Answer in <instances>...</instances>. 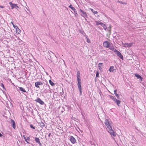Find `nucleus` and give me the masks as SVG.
<instances>
[{
	"label": "nucleus",
	"instance_id": "f257e3e1",
	"mask_svg": "<svg viewBox=\"0 0 146 146\" xmlns=\"http://www.w3.org/2000/svg\"><path fill=\"white\" fill-rule=\"evenodd\" d=\"M105 123L106 125L107 126L108 129V131L110 133L111 135H112L113 137H115L116 136V133L112 129L110 123L109 121L107 119H106L105 120Z\"/></svg>",
	"mask_w": 146,
	"mask_h": 146
},
{
	"label": "nucleus",
	"instance_id": "f03ea898",
	"mask_svg": "<svg viewBox=\"0 0 146 146\" xmlns=\"http://www.w3.org/2000/svg\"><path fill=\"white\" fill-rule=\"evenodd\" d=\"M109 96L110 98L114 101L117 104V105L119 106V104H121V101L117 99L116 98L112 96Z\"/></svg>",
	"mask_w": 146,
	"mask_h": 146
},
{
	"label": "nucleus",
	"instance_id": "7ed1b4c3",
	"mask_svg": "<svg viewBox=\"0 0 146 146\" xmlns=\"http://www.w3.org/2000/svg\"><path fill=\"white\" fill-rule=\"evenodd\" d=\"M77 82L78 86L80 91V95L81 96L82 95V87L81 85V81H77Z\"/></svg>",
	"mask_w": 146,
	"mask_h": 146
},
{
	"label": "nucleus",
	"instance_id": "20e7f679",
	"mask_svg": "<svg viewBox=\"0 0 146 146\" xmlns=\"http://www.w3.org/2000/svg\"><path fill=\"white\" fill-rule=\"evenodd\" d=\"M114 52L117 54L118 56L122 60L123 59V55L121 54V53L119 51L116 49L114 50Z\"/></svg>",
	"mask_w": 146,
	"mask_h": 146
},
{
	"label": "nucleus",
	"instance_id": "39448f33",
	"mask_svg": "<svg viewBox=\"0 0 146 146\" xmlns=\"http://www.w3.org/2000/svg\"><path fill=\"white\" fill-rule=\"evenodd\" d=\"M80 12L81 13L80 14L81 15L82 17H87V15L86 14V13L83 11L81 9H80Z\"/></svg>",
	"mask_w": 146,
	"mask_h": 146
},
{
	"label": "nucleus",
	"instance_id": "423d86ee",
	"mask_svg": "<svg viewBox=\"0 0 146 146\" xmlns=\"http://www.w3.org/2000/svg\"><path fill=\"white\" fill-rule=\"evenodd\" d=\"M35 101L39 103L41 105H42L44 104V102L43 101H42L41 99L38 98L37 99L35 100Z\"/></svg>",
	"mask_w": 146,
	"mask_h": 146
},
{
	"label": "nucleus",
	"instance_id": "0eeeda50",
	"mask_svg": "<svg viewBox=\"0 0 146 146\" xmlns=\"http://www.w3.org/2000/svg\"><path fill=\"white\" fill-rule=\"evenodd\" d=\"M70 139L71 142L73 144H74L76 142V140L72 136H70Z\"/></svg>",
	"mask_w": 146,
	"mask_h": 146
},
{
	"label": "nucleus",
	"instance_id": "6e6552de",
	"mask_svg": "<svg viewBox=\"0 0 146 146\" xmlns=\"http://www.w3.org/2000/svg\"><path fill=\"white\" fill-rule=\"evenodd\" d=\"M123 44V45L124 47H129L132 46V43H122Z\"/></svg>",
	"mask_w": 146,
	"mask_h": 146
},
{
	"label": "nucleus",
	"instance_id": "1a4fd4ad",
	"mask_svg": "<svg viewBox=\"0 0 146 146\" xmlns=\"http://www.w3.org/2000/svg\"><path fill=\"white\" fill-rule=\"evenodd\" d=\"M103 44V46L104 47L108 48V46L110 44V43L108 41H106L104 42Z\"/></svg>",
	"mask_w": 146,
	"mask_h": 146
},
{
	"label": "nucleus",
	"instance_id": "9d476101",
	"mask_svg": "<svg viewBox=\"0 0 146 146\" xmlns=\"http://www.w3.org/2000/svg\"><path fill=\"white\" fill-rule=\"evenodd\" d=\"M9 4L11 5L12 9H13L16 7L19 8V7L17 6V4H13L11 2H9Z\"/></svg>",
	"mask_w": 146,
	"mask_h": 146
},
{
	"label": "nucleus",
	"instance_id": "9b49d317",
	"mask_svg": "<svg viewBox=\"0 0 146 146\" xmlns=\"http://www.w3.org/2000/svg\"><path fill=\"white\" fill-rule=\"evenodd\" d=\"M10 123L12 125V127L14 129H15L16 128L15 123L14 121L12 119H11L10 121Z\"/></svg>",
	"mask_w": 146,
	"mask_h": 146
},
{
	"label": "nucleus",
	"instance_id": "f8f14e48",
	"mask_svg": "<svg viewBox=\"0 0 146 146\" xmlns=\"http://www.w3.org/2000/svg\"><path fill=\"white\" fill-rule=\"evenodd\" d=\"M42 85V83L40 82H36L35 83V86L37 88H39V85Z\"/></svg>",
	"mask_w": 146,
	"mask_h": 146
},
{
	"label": "nucleus",
	"instance_id": "ddd939ff",
	"mask_svg": "<svg viewBox=\"0 0 146 146\" xmlns=\"http://www.w3.org/2000/svg\"><path fill=\"white\" fill-rule=\"evenodd\" d=\"M77 81H81V79L80 78V72L79 71H78L77 72Z\"/></svg>",
	"mask_w": 146,
	"mask_h": 146
},
{
	"label": "nucleus",
	"instance_id": "4468645a",
	"mask_svg": "<svg viewBox=\"0 0 146 146\" xmlns=\"http://www.w3.org/2000/svg\"><path fill=\"white\" fill-rule=\"evenodd\" d=\"M107 48H109L110 49L112 50H114V47L113 45V44H109L108 46V47Z\"/></svg>",
	"mask_w": 146,
	"mask_h": 146
},
{
	"label": "nucleus",
	"instance_id": "2eb2a0df",
	"mask_svg": "<svg viewBox=\"0 0 146 146\" xmlns=\"http://www.w3.org/2000/svg\"><path fill=\"white\" fill-rule=\"evenodd\" d=\"M114 66H111L109 69V71L110 72H115L116 70L114 69Z\"/></svg>",
	"mask_w": 146,
	"mask_h": 146
},
{
	"label": "nucleus",
	"instance_id": "dca6fc26",
	"mask_svg": "<svg viewBox=\"0 0 146 146\" xmlns=\"http://www.w3.org/2000/svg\"><path fill=\"white\" fill-rule=\"evenodd\" d=\"M68 7L70 8H71L74 13L76 12V10L75 8L74 7H73L72 6V5L71 4H70L69 6Z\"/></svg>",
	"mask_w": 146,
	"mask_h": 146
},
{
	"label": "nucleus",
	"instance_id": "f3484780",
	"mask_svg": "<svg viewBox=\"0 0 146 146\" xmlns=\"http://www.w3.org/2000/svg\"><path fill=\"white\" fill-rule=\"evenodd\" d=\"M135 76H136L137 78H140L141 80H142V78L139 74H135Z\"/></svg>",
	"mask_w": 146,
	"mask_h": 146
},
{
	"label": "nucleus",
	"instance_id": "a211bd4d",
	"mask_svg": "<svg viewBox=\"0 0 146 146\" xmlns=\"http://www.w3.org/2000/svg\"><path fill=\"white\" fill-rule=\"evenodd\" d=\"M16 29V33L17 34H19L21 32V30L19 29L17 27L15 28Z\"/></svg>",
	"mask_w": 146,
	"mask_h": 146
},
{
	"label": "nucleus",
	"instance_id": "6ab92c4d",
	"mask_svg": "<svg viewBox=\"0 0 146 146\" xmlns=\"http://www.w3.org/2000/svg\"><path fill=\"white\" fill-rule=\"evenodd\" d=\"M19 88L20 89V90L21 91L23 92H26V91L25 90V89L22 87H19Z\"/></svg>",
	"mask_w": 146,
	"mask_h": 146
},
{
	"label": "nucleus",
	"instance_id": "aec40b11",
	"mask_svg": "<svg viewBox=\"0 0 146 146\" xmlns=\"http://www.w3.org/2000/svg\"><path fill=\"white\" fill-rule=\"evenodd\" d=\"M35 141L36 142V143H38L40 142V139L38 137H35Z\"/></svg>",
	"mask_w": 146,
	"mask_h": 146
},
{
	"label": "nucleus",
	"instance_id": "412c9836",
	"mask_svg": "<svg viewBox=\"0 0 146 146\" xmlns=\"http://www.w3.org/2000/svg\"><path fill=\"white\" fill-rule=\"evenodd\" d=\"M101 25L103 27L104 29L105 30H106V29H107V27L106 26L105 24L102 23Z\"/></svg>",
	"mask_w": 146,
	"mask_h": 146
},
{
	"label": "nucleus",
	"instance_id": "4be33fe9",
	"mask_svg": "<svg viewBox=\"0 0 146 146\" xmlns=\"http://www.w3.org/2000/svg\"><path fill=\"white\" fill-rule=\"evenodd\" d=\"M96 24L97 25H102V24L103 23H102L101 22H100V21H96Z\"/></svg>",
	"mask_w": 146,
	"mask_h": 146
},
{
	"label": "nucleus",
	"instance_id": "5701e85b",
	"mask_svg": "<svg viewBox=\"0 0 146 146\" xmlns=\"http://www.w3.org/2000/svg\"><path fill=\"white\" fill-rule=\"evenodd\" d=\"M40 125L41 127L42 128L44 126V123L41 122L40 123Z\"/></svg>",
	"mask_w": 146,
	"mask_h": 146
},
{
	"label": "nucleus",
	"instance_id": "b1692460",
	"mask_svg": "<svg viewBox=\"0 0 146 146\" xmlns=\"http://www.w3.org/2000/svg\"><path fill=\"white\" fill-rule=\"evenodd\" d=\"M49 83L52 86L54 85V83H53V82H52L51 80H49Z\"/></svg>",
	"mask_w": 146,
	"mask_h": 146
},
{
	"label": "nucleus",
	"instance_id": "393cba45",
	"mask_svg": "<svg viewBox=\"0 0 146 146\" xmlns=\"http://www.w3.org/2000/svg\"><path fill=\"white\" fill-rule=\"evenodd\" d=\"M91 11L92 12L94 13L95 14H97L98 13V12L96 11H95L93 9H91Z\"/></svg>",
	"mask_w": 146,
	"mask_h": 146
},
{
	"label": "nucleus",
	"instance_id": "a878e982",
	"mask_svg": "<svg viewBox=\"0 0 146 146\" xmlns=\"http://www.w3.org/2000/svg\"><path fill=\"white\" fill-rule=\"evenodd\" d=\"M103 64V63H99L98 64V66L99 68H100L102 66Z\"/></svg>",
	"mask_w": 146,
	"mask_h": 146
},
{
	"label": "nucleus",
	"instance_id": "bb28decb",
	"mask_svg": "<svg viewBox=\"0 0 146 146\" xmlns=\"http://www.w3.org/2000/svg\"><path fill=\"white\" fill-rule=\"evenodd\" d=\"M0 86H2L3 88V89H4L5 90V87L4 86L3 83H1V84Z\"/></svg>",
	"mask_w": 146,
	"mask_h": 146
},
{
	"label": "nucleus",
	"instance_id": "cd10ccee",
	"mask_svg": "<svg viewBox=\"0 0 146 146\" xmlns=\"http://www.w3.org/2000/svg\"><path fill=\"white\" fill-rule=\"evenodd\" d=\"M96 77H99V74L98 72L97 71L96 72Z\"/></svg>",
	"mask_w": 146,
	"mask_h": 146
},
{
	"label": "nucleus",
	"instance_id": "c85d7f7f",
	"mask_svg": "<svg viewBox=\"0 0 146 146\" xmlns=\"http://www.w3.org/2000/svg\"><path fill=\"white\" fill-rule=\"evenodd\" d=\"M30 126L31 127L32 129H35V127H34L33 126V125L32 124L30 125Z\"/></svg>",
	"mask_w": 146,
	"mask_h": 146
},
{
	"label": "nucleus",
	"instance_id": "c756f323",
	"mask_svg": "<svg viewBox=\"0 0 146 146\" xmlns=\"http://www.w3.org/2000/svg\"><path fill=\"white\" fill-rule=\"evenodd\" d=\"M115 96H116L117 98V99H119V95L118 94H117H117H115Z\"/></svg>",
	"mask_w": 146,
	"mask_h": 146
},
{
	"label": "nucleus",
	"instance_id": "7c9ffc66",
	"mask_svg": "<svg viewBox=\"0 0 146 146\" xmlns=\"http://www.w3.org/2000/svg\"><path fill=\"white\" fill-rule=\"evenodd\" d=\"M11 23L12 24L13 26V27L15 28H16V27H17V26H15L13 24V23L12 22H11Z\"/></svg>",
	"mask_w": 146,
	"mask_h": 146
},
{
	"label": "nucleus",
	"instance_id": "2f4dec72",
	"mask_svg": "<svg viewBox=\"0 0 146 146\" xmlns=\"http://www.w3.org/2000/svg\"><path fill=\"white\" fill-rule=\"evenodd\" d=\"M117 90H116V89L115 90H114V94H117Z\"/></svg>",
	"mask_w": 146,
	"mask_h": 146
},
{
	"label": "nucleus",
	"instance_id": "473e14b6",
	"mask_svg": "<svg viewBox=\"0 0 146 146\" xmlns=\"http://www.w3.org/2000/svg\"><path fill=\"white\" fill-rule=\"evenodd\" d=\"M75 13V15L76 17L77 15H78V14L77 13V11H76V13Z\"/></svg>",
	"mask_w": 146,
	"mask_h": 146
},
{
	"label": "nucleus",
	"instance_id": "72a5a7b5",
	"mask_svg": "<svg viewBox=\"0 0 146 146\" xmlns=\"http://www.w3.org/2000/svg\"><path fill=\"white\" fill-rule=\"evenodd\" d=\"M87 42H88V43H89L90 42V40L88 39V38H87Z\"/></svg>",
	"mask_w": 146,
	"mask_h": 146
},
{
	"label": "nucleus",
	"instance_id": "f704fd0d",
	"mask_svg": "<svg viewBox=\"0 0 146 146\" xmlns=\"http://www.w3.org/2000/svg\"><path fill=\"white\" fill-rule=\"evenodd\" d=\"M38 143L39 144V145L40 146H41L42 145V144L41 143L40 141L39 142H38Z\"/></svg>",
	"mask_w": 146,
	"mask_h": 146
},
{
	"label": "nucleus",
	"instance_id": "c9c22d12",
	"mask_svg": "<svg viewBox=\"0 0 146 146\" xmlns=\"http://www.w3.org/2000/svg\"><path fill=\"white\" fill-rule=\"evenodd\" d=\"M26 140H30V138L29 137H27V138H26Z\"/></svg>",
	"mask_w": 146,
	"mask_h": 146
},
{
	"label": "nucleus",
	"instance_id": "e433bc0d",
	"mask_svg": "<svg viewBox=\"0 0 146 146\" xmlns=\"http://www.w3.org/2000/svg\"><path fill=\"white\" fill-rule=\"evenodd\" d=\"M0 7L1 8H4V6H1L0 5Z\"/></svg>",
	"mask_w": 146,
	"mask_h": 146
},
{
	"label": "nucleus",
	"instance_id": "4c0bfd02",
	"mask_svg": "<svg viewBox=\"0 0 146 146\" xmlns=\"http://www.w3.org/2000/svg\"><path fill=\"white\" fill-rule=\"evenodd\" d=\"M51 135V133H50L48 134V137H50V135Z\"/></svg>",
	"mask_w": 146,
	"mask_h": 146
},
{
	"label": "nucleus",
	"instance_id": "58836bf2",
	"mask_svg": "<svg viewBox=\"0 0 146 146\" xmlns=\"http://www.w3.org/2000/svg\"><path fill=\"white\" fill-rule=\"evenodd\" d=\"M24 138L25 139V141H27V140H26V137H25V136L24 137Z\"/></svg>",
	"mask_w": 146,
	"mask_h": 146
},
{
	"label": "nucleus",
	"instance_id": "ea45409f",
	"mask_svg": "<svg viewBox=\"0 0 146 146\" xmlns=\"http://www.w3.org/2000/svg\"><path fill=\"white\" fill-rule=\"evenodd\" d=\"M25 141L27 143H30L28 141H27H27Z\"/></svg>",
	"mask_w": 146,
	"mask_h": 146
},
{
	"label": "nucleus",
	"instance_id": "a19ab883",
	"mask_svg": "<svg viewBox=\"0 0 146 146\" xmlns=\"http://www.w3.org/2000/svg\"><path fill=\"white\" fill-rule=\"evenodd\" d=\"M2 134L0 133V137H2Z\"/></svg>",
	"mask_w": 146,
	"mask_h": 146
},
{
	"label": "nucleus",
	"instance_id": "79ce46f5",
	"mask_svg": "<svg viewBox=\"0 0 146 146\" xmlns=\"http://www.w3.org/2000/svg\"><path fill=\"white\" fill-rule=\"evenodd\" d=\"M118 2H119V3H121L123 4V3H122V1H121V2H120L119 1H118Z\"/></svg>",
	"mask_w": 146,
	"mask_h": 146
},
{
	"label": "nucleus",
	"instance_id": "37998d69",
	"mask_svg": "<svg viewBox=\"0 0 146 146\" xmlns=\"http://www.w3.org/2000/svg\"><path fill=\"white\" fill-rule=\"evenodd\" d=\"M48 87H49V85L48 84Z\"/></svg>",
	"mask_w": 146,
	"mask_h": 146
},
{
	"label": "nucleus",
	"instance_id": "c03bdc74",
	"mask_svg": "<svg viewBox=\"0 0 146 146\" xmlns=\"http://www.w3.org/2000/svg\"><path fill=\"white\" fill-rule=\"evenodd\" d=\"M23 136L24 137H25V135H23Z\"/></svg>",
	"mask_w": 146,
	"mask_h": 146
}]
</instances>
